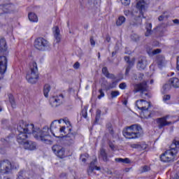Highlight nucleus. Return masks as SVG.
I'll list each match as a JSON object with an SVG mask.
<instances>
[{"mask_svg": "<svg viewBox=\"0 0 179 179\" xmlns=\"http://www.w3.org/2000/svg\"><path fill=\"white\" fill-rule=\"evenodd\" d=\"M136 9H138L139 12L138 15H136L134 12L129 10H124V13L125 16L132 17L133 19H136V16L137 17H141V15L143 16V13L146 11V2L144 0H139L137 1Z\"/></svg>", "mask_w": 179, "mask_h": 179, "instance_id": "39448f33", "label": "nucleus"}, {"mask_svg": "<svg viewBox=\"0 0 179 179\" xmlns=\"http://www.w3.org/2000/svg\"><path fill=\"white\" fill-rule=\"evenodd\" d=\"M149 166H144L143 167V171H142V172L143 173H146V171H149Z\"/></svg>", "mask_w": 179, "mask_h": 179, "instance_id": "5fc2aeb1", "label": "nucleus"}, {"mask_svg": "<svg viewBox=\"0 0 179 179\" xmlns=\"http://www.w3.org/2000/svg\"><path fill=\"white\" fill-rule=\"evenodd\" d=\"M152 112L149 110V107H145V108L141 110V115L143 118H150Z\"/></svg>", "mask_w": 179, "mask_h": 179, "instance_id": "b1692460", "label": "nucleus"}, {"mask_svg": "<svg viewBox=\"0 0 179 179\" xmlns=\"http://www.w3.org/2000/svg\"><path fill=\"white\" fill-rule=\"evenodd\" d=\"M28 17L30 22H38V18L34 13H30L28 14Z\"/></svg>", "mask_w": 179, "mask_h": 179, "instance_id": "cd10ccee", "label": "nucleus"}, {"mask_svg": "<svg viewBox=\"0 0 179 179\" xmlns=\"http://www.w3.org/2000/svg\"><path fill=\"white\" fill-rule=\"evenodd\" d=\"M96 162H97V159H95L94 162H92L90 164V167L87 170L88 174L90 175L94 170H100V167H98L96 166Z\"/></svg>", "mask_w": 179, "mask_h": 179, "instance_id": "412c9836", "label": "nucleus"}, {"mask_svg": "<svg viewBox=\"0 0 179 179\" xmlns=\"http://www.w3.org/2000/svg\"><path fill=\"white\" fill-rule=\"evenodd\" d=\"M81 115L84 118H87V108L84 107V108L82 110Z\"/></svg>", "mask_w": 179, "mask_h": 179, "instance_id": "58836bf2", "label": "nucleus"}, {"mask_svg": "<svg viewBox=\"0 0 179 179\" xmlns=\"http://www.w3.org/2000/svg\"><path fill=\"white\" fill-rule=\"evenodd\" d=\"M131 38L133 40V41H139V36L136 34H132L131 36Z\"/></svg>", "mask_w": 179, "mask_h": 179, "instance_id": "ea45409f", "label": "nucleus"}, {"mask_svg": "<svg viewBox=\"0 0 179 179\" xmlns=\"http://www.w3.org/2000/svg\"><path fill=\"white\" fill-rule=\"evenodd\" d=\"M65 129H66V127L65 126H63L61 127H59V134H62V135H64V134H66V132L65 131Z\"/></svg>", "mask_w": 179, "mask_h": 179, "instance_id": "79ce46f5", "label": "nucleus"}, {"mask_svg": "<svg viewBox=\"0 0 179 179\" xmlns=\"http://www.w3.org/2000/svg\"><path fill=\"white\" fill-rule=\"evenodd\" d=\"M116 85H117V83L113 82V83L109 85V89H113V87H115Z\"/></svg>", "mask_w": 179, "mask_h": 179, "instance_id": "4d7b16f0", "label": "nucleus"}, {"mask_svg": "<svg viewBox=\"0 0 179 179\" xmlns=\"http://www.w3.org/2000/svg\"><path fill=\"white\" fill-rule=\"evenodd\" d=\"M178 151H179V139L175 138L170 146V149L165 151V152L161 155L160 157L161 161L164 162V163L169 162H173L174 157H176V155L178 153Z\"/></svg>", "mask_w": 179, "mask_h": 179, "instance_id": "f03ea898", "label": "nucleus"}, {"mask_svg": "<svg viewBox=\"0 0 179 179\" xmlns=\"http://www.w3.org/2000/svg\"><path fill=\"white\" fill-rule=\"evenodd\" d=\"M134 89L136 92H141L142 99L149 97V94L148 93V83H146L145 81H143L140 84L135 85Z\"/></svg>", "mask_w": 179, "mask_h": 179, "instance_id": "0eeeda50", "label": "nucleus"}, {"mask_svg": "<svg viewBox=\"0 0 179 179\" xmlns=\"http://www.w3.org/2000/svg\"><path fill=\"white\" fill-rule=\"evenodd\" d=\"M17 179H24V178L23 177V171H20L18 173Z\"/></svg>", "mask_w": 179, "mask_h": 179, "instance_id": "09e8293b", "label": "nucleus"}, {"mask_svg": "<svg viewBox=\"0 0 179 179\" xmlns=\"http://www.w3.org/2000/svg\"><path fill=\"white\" fill-rule=\"evenodd\" d=\"M122 5L124 6H128L131 3V0H120Z\"/></svg>", "mask_w": 179, "mask_h": 179, "instance_id": "37998d69", "label": "nucleus"}, {"mask_svg": "<svg viewBox=\"0 0 179 179\" xmlns=\"http://www.w3.org/2000/svg\"><path fill=\"white\" fill-rule=\"evenodd\" d=\"M123 135L127 139H136L142 135V127L138 124H132L123 131Z\"/></svg>", "mask_w": 179, "mask_h": 179, "instance_id": "7ed1b4c3", "label": "nucleus"}, {"mask_svg": "<svg viewBox=\"0 0 179 179\" xmlns=\"http://www.w3.org/2000/svg\"><path fill=\"white\" fill-rule=\"evenodd\" d=\"M143 76H144L143 73H139L138 74V78L139 80H141V79H143Z\"/></svg>", "mask_w": 179, "mask_h": 179, "instance_id": "13d9d810", "label": "nucleus"}, {"mask_svg": "<svg viewBox=\"0 0 179 179\" xmlns=\"http://www.w3.org/2000/svg\"><path fill=\"white\" fill-rule=\"evenodd\" d=\"M115 55V53L114 52H112V56L114 57Z\"/></svg>", "mask_w": 179, "mask_h": 179, "instance_id": "e2e57ef3", "label": "nucleus"}, {"mask_svg": "<svg viewBox=\"0 0 179 179\" xmlns=\"http://www.w3.org/2000/svg\"><path fill=\"white\" fill-rule=\"evenodd\" d=\"M171 98V96L169 94L164 95L163 96V100H164V101H168V100H170Z\"/></svg>", "mask_w": 179, "mask_h": 179, "instance_id": "603ef678", "label": "nucleus"}, {"mask_svg": "<svg viewBox=\"0 0 179 179\" xmlns=\"http://www.w3.org/2000/svg\"><path fill=\"white\" fill-rule=\"evenodd\" d=\"M90 41L91 45L92 47H94V45H96V41H94V39L93 38V36L90 37Z\"/></svg>", "mask_w": 179, "mask_h": 179, "instance_id": "3c124183", "label": "nucleus"}, {"mask_svg": "<svg viewBox=\"0 0 179 179\" xmlns=\"http://www.w3.org/2000/svg\"><path fill=\"white\" fill-rule=\"evenodd\" d=\"M115 162H117V163H124L125 164H129V163H131V160H129L128 158H115Z\"/></svg>", "mask_w": 179, "mask_h": 179, "instance_id": "c85d7f7f", "label": "nucleus"}, {"mask_svg": "<svg viewBox=\"0 0 179 179\" xmlns=\"http://www.w3.org/2000/svg\"><path fill=\"white\" fill-rule=\"evenodd\" d=\"M169 15L167 14V12H165L158 17V20H159V22H162V20H164V19H167Z\"/></svg>", "mask_w": 179, "mask_h": 179, "instance_id": "e433bc0d", "label": "nucleus"}, {"mask_svg": "<svg viewBox=\"0 0 179 179\" xmlns=\"http://www.w3.org/2000/svg\"><path fill=\"white\" fill-rule=\"evenodd\" d=\"M102 73H103V75L108 79H115V76L114 74L108 73L107 67H103L102 69Z\"/></svg>", "mask_w": 179, "mask_h": 179, "instance_id": "393cba45", "label": "nucleus"}, {"mask_svg": "<svg viewBox=\"0 0 179 179\" xmlns=\"http://www.w3.org/2000/svg\"><path fill=\"white\" fill-rule=\"evenodd\" d=\"M53 34L55 38V41H56V43H59L61 41V34L58 27H55L53 28Z\"/></svg>", "mask_w": 179, "mask_h": 179, "instance_id": "6ab92c4d", "label": "nucleus"}, {"mask_svg": "<svg viewBox=\"0 0 179 179\" xmlns=\"http://www.w3.org/2000/svg\"><path fill=\"white\" fill-rule=\"evenodd\" d=\"M125 17L124 16H120L117 19V20L116 21V24L117 26H122V24H124V23H125Z\"/></svg>", "mask_w": 179, "mask_h": 179, "instance_id": "7c9ffc66", "label": "nucleus"}, {"mask_svg": "<svg viewBox=\"0 0 179 179\" xmlns=\"http://www.w3.org/2000/svg\"><path fill=\"white\" fill-rule=\"evenodd\" d=\"M22 145L24 148L27 149V150H34V149H36V143L31 141H27Z\"/></svg>", "mask_w": 179, "mask_h": 179, "instance_id": "a211bd4d", "label": "nucleus"}, {"mask_svg": "<svg viewBox=\"0 0 179 179\" xmlns=\"http://www.w3.org/2000/svg\"><path fill=\"white\" fill-rule=\"evenodd\" d=\"M99 95L98 96V99L100 100V99H101L102 97H104L105 94L102 89H100L99 90Z\"/></svg>", "mask_w": 179, "mask_h": 179, "instance_id": "c03bdc74", "label": "nucleus"}, {"mask_svg": "<svg viewBox=\"0 0 179 179\" xmlns=\"http://www.w3.org/2000/svg\"><path fill=\"white\" fill-rule=\"evenodd\" d=\"M124 61L128 64V65H134V62L129 60V57L125 56Z\"/></svg>", "mask_w": 179, "mask_h": 179, "instance_id": "a19ab883", "label": "nucleus"}, {"mask_svg": "<svg viewBox=\"0 0 179 179\" xmlns=\"http://www.w3.org/2000/svg\"><path fill=\"white\" fill-rule=\"evenodd\" d=\"M109 147L110 148L111 150H115V145H114L113 143H109Z\"/></svg>", "mask_w": 179, "mask_h": 179, "instance_id": "6e6d98bb", "label": "nucleus"}, {"mask_svg": "<svg viewBox=\"0 0 179 179\" xmlns=\"http://www.w3.org/2000/svg\"><path fill=\"white\" fill-rule=\"evenodd\" d=\"M99 157L100 159H102L103 162H108V157L107 156V152H106L104 148L100 149Z\"/></svg>", "mask_w": 179, "mask_h": 179, "instance_id": "a878e982", "label": "nucleus"}, {"mask_svg": "<svg viewBox=\"0 0 179 179\" xmlns=\"http://www.w3.org/2000/svg\"><path fill=\"white\" fill-rule=\"evenodd\" d=\"M15 11L16 6L13 3L8 2L0 4V16L15 13Z\"/></svg>", "mask_w": 179, "mask_h": 179, "instance_id": "423d86ee", "label": "nucleus"}, {"mask_svg": "<svg viewBox=\"0 0 179 179\" xmlns=\"http://www.w3.org/2000/svg\"><path fill=\"white\" fill-rule=\"evenodd\" d=\"M76 133H69L67 135L63 137V139L66 145L71 146L75 143V136Z\"/></svg>", "mask_w": 179, "mask_h": 179, "instance_id": "4468645a", "label": "nucleus"}, {"mask_svg": "<svg viewBox=\"0 0 179 179\" xmlns=\"http://www.w3.org/2000/svg\"><path fill=\"white\" fill-rule=\"evenodd\" d=\"M143 104H147L148 108L150 107V102L146 101L144 99L136 101V107H137L138 110H144V108H146V106H143Z\"/></svg>", "mask_w": 179, "mask_h": 179, "instance_id": "dca6fc26", "label": "nucleus"}, {"mask_svg": "<svg viewBox=\"0 0 179 179\" xmlns=\"http://www.w3.org/2000/svg\"><path fill=\"white\" fill-rule=\"evenodd\" d=\"M30 71L27 73L26 79L29 83L34 85L38 80V68L37 63L32 62L29 64Z\"/></svg>", "mask_w": 179, "mask_h": 179, "instance_id": "20e7f679", "label": "nucleus"}, {"mask_svg": "<svg viewBox=\"0 0 179 179\" xmlns=\"http://www.w3.org/2000/svg\"><path fill=\"white\" fill-rule=\"evenodd\" d=\"M120 89H122V90H124L127 89V83H122L119 85Z\"/></svg>", "mask_w": 179, "mask_h": 179, "instance_id": "49530a36", "label": "nucleus"}, {"mask_svg": "<svg viewBox=\"0 0 179 179\" xmlns=\"http://www.w3.org/2000/svg\"><path fill=\"white\" fill-rule=\"evenodd\" d=\"M169 85L174 87V89H178L179 87V79L178 78H171L169 80Z\"/></svg>", "mask_w": 179, "mask_h": 179, "instance_id": "4be33fe9", "label": "nucleus"}, {"mask_svg": "<svg viewBox=\"0 0 179 179\" xmlns=\"http://www.w3.org/2000/svg\"><path fill=\"white\" fill-rule=\"evenodd\" d=\"M52 150L60 159H64L66 157L65 155V148L59 145H55L52 147Z\"/></svg>", "mask_w": 179, "mask_h": 179, "instance_id": "9b49d317", "label": "nucleus"}, {"mask_svg": "<svg viewBox=\"0 0 179 179\" xmlns=\"http://www.w3.org/2000/svg\"><path fill=\"white\" fill-rule=\"evenodd\" d=\"M1 141L3 142V143H9V137H8L7 139H1Z\"/></svg>", "mask_w": 179, "mask_h": 179, "instance_id": "bf43d9fd", "label": "nucleus"}, {"mask_svg": "<svg viewBox=\"0 0 179 179\" xmlns=\"http://www.w3.org/2000/svg\"><path fill=\"white\" fill-rule=\"evenodd\" d=\"M79 66H80V64L78 62H76L74 64H73V69H79Z\"/></svg>", "mask_w": 179, "mask_h": 179, "instance_id": "864d4df0", "label": "nucleus"}, {"mask_svg": "<svg viewBox=\"0 0 179 179\" xmlns=\"http://www.w3.org/2000/svg\"><path fill=\"white\" fill-rule=\"evenodd\" d=\"M9 101L11 104V107H13V108H15V107H16V103H15V99L13 98V95H9Z\"/></svg>", "mask_w": 179, "mask_h": 179, "instance_id": "72a5a7b5", "label": "nucleus"}, {"mask_svg": "<svg viewBox=\"0 0 179 179\" xmlns=\"http://www.w3.org/2000/svg\"><path fill=\"white\" fill-rule=\"evenodd\" d=\"M132 66H134V65H128L127 69H126V71H125V75L127 76H128V75L129 74V71H131V68H132Z\"/></svg>", "mask_w": 179, "mask_h": 179, "instance_id": "a18cd8bd", "label": "nucleus"}, {"mask_svg": "<svg viewBox=\"0 0 179 179\" xmlns=\"http://www.w3.org/2000/svg\"><path fill=\"white\" fill-rule=\"evenodd\" d=\"M131 148L138 150H145L148 148V145L145 143H134L131 145Z\"/></svg>", "mask_w": 179, "mask_h": 179, "instance_id": "aec40b11", "label": "nucleus"}, {"mask_svg": "<svg viewBox=\"0 0 179 179\" xmlns=\"http://www.w3.org/2000/svg\"><path fill=\"white\" fill-rule=\"evenodd\" d=\"M164 61H166V59H164V57H163L162 55H159L157 59V64L159 66H163V64H164Z\"/></svg>", "mask_w": 179, "mask_h": 179, "instance_id": "c756f323", "label": "nucleus"}, {"mask_svg": "<svg viewBox=\"0 0 179 179\" xmlns=\"http://www.w3.org/2000/svg\"><path fill=\"white\" fill-rule=\"evenodd\" d=\"M8 50V45H6V41L5 38H1L0 39V51L1 52H5Z\"/></svg>", "mask_w": 179, "mask_h": 179, "instance_id": "5701e85b", "label": "nucleus"}, {"mask_svg": "<svg viewBox=\"0 0 179 179\" xmlns=\"http://www.w3.org/2000/svg\"><path fill=\"white\" fill-rule=\"evenodd\" d=\"M51 90V85L49 84H45L43 87V94L45 97H48V93Z\"/></svg>", "mask_w": 179, "mask_h": 179, "instance_id": "bb28decb", "label": "nucleus"}, {"mask_svg": "<svg viewBox=\"0 0 179 179\" xmlns=\"http://www.w3.org/2000/svg\"><path fill=\"white\" fill-rule=\"evenodd\" d=\"M101 117V110L100 109H98L96 112L94 124H97L99 122Z\"/></svg>", "mask_w": 179, "mask_h": 179, "instance_id": "473e14b6", "label": "nucleus"}, {"mask_svg": "<svg viewBox=\"0 0 179 179\" xmlns=\"http://www.w3.org/2000/svg\"><path fill=\"white\" fill-rule=\"evenodd\" d=\"M8 68V59L5 56H0V73L3 75Z\"/></svg>", "mask_w": 179, "mask_h": 179, "instance_id": "ddd939ff", "label": "nucleus"}, {"mask_svg": "<svg viewBox=\"0 0 179 179\" xmlns=\"http://www.w3.org/2000/svg\"><path fill=\"white\" fill-rule=\"evenodd\" d=\"M157 127L159 129L164 128V127H167L168 125H171V122L167 121V117H160L157 119Z\"/></svg>", "mask_w": 179, "mask_h": 179, "instance_id": "2eb2a0df", "label": "nucleus"}, {"mask_svg": "<svg viewBox=\"0 0 179 179\" xmlns=\"http://www.w3.org/2000/svg\"><path fill=\"white\" fill-rule=\"evenodd\" d=\"M149 28H147V31L145 34V37H149L150 34H152V24H148Z\"/></svg>", "mask_w": 179, "mask_h": 179, "instance_id": "4c0bfd02", "label": "nucleus"}, {"mask_svg": "<svg viewBox=\"0 0 179 179\" xmlns=\"http://www.w3.org/2000/svg\"><path fill=\"white\" fill-rule=\"evenodd\" d=\"M127 101H124V106H127Z\"/></svg>", "mask_w": 179, "mask_h": 179, "instance_id": "69168bd1", "label": "nucleus"}, {"mask_svg": "<svg viewBox=\"0 0 179 179\" xmlns=\"http://www.w3.org/2000/svg\"><path fill=\"white\" fill-rule=\"evenodd\" d=\"M88 156H89V155H87V154H85V155H80L81 162H83V163H86V158H84V157H87Z\"/></svg>", "mask_w": 179, "mask_h": 179, "instance_id": "de8ad7c7", "label": "nucleus"}, {"mask_svg": "<svg viewBox=\"0 0 179 179\" xmlns=\"http://www.w3.org/2000/svg\"><path fill=\"white\" fill-rule=\"evenodd\" d=\"M12 170V164L9 160L6 159L3 161H0V173L2 174H8L10 173Z\"/></svg>", "mask_w": 179, "mask_h": 179, "instance_id": "1a4fd4ad", "label": "nucleus"}, {"mask_svg": "<svg viewBox=\"0 0 179 179\" xmlns=\"http://www.w3.org/2000/svg\"><path fill=\"white\" fill-rule=\"evenodd\" d=\"M64 103V95L60 94L57 96H52L50 99V104L53 108L59 107Z\"/></svg>", "mask_w": 179, "mask_h": 179, "instance_id": "9d476101", "label": "nucleus"}, {"mask_svg": "<svg viewBox=\"0 0 179 179\" xmlns=\"http://www.w3.org/2000/svg\"><path fill=\"white\" fill-rule=\"evenodd\" d=\"M145 106L148 108V104H143V107Z\"/></svg>", "mask_w": 179, "mask_h": 179, "instance_id": "0e129e2a", "label": "nucleus"}, {"mask_svg": "<svg viewBox=\"0 0 179 179\" xmlns=\"http://www.w3.org/2000/svg\"><path fill=\"white\" fill-rule=\"evenodd\" d=\"M150 83H153V80H150Z\"/></svg>", "mask_w": 179, "mask_h": 179, "instance_id": "774afa93", "label": "nucleus"}, {"mask_svg": "<svg viewBox=\"0 0 179 179\" xmlns=\"http://www.w3.org/2000/svg\"><path fill=\"white\" fill-rule=\"evenodd\" d=\"M17 131L19 134L17 136V142L20 145H23L27 141V134H32L35 139L37 141H41L45 143H50L51 142V136L50 135V129L48 127H45L43 129L34 127V124H27V122L23 120L20 121L17 127Z\"/></svg>", "mask_w": 179, "mask_h": 179, "instance_id": "f257e3e1", "label": "nucleus"}, {"mask_svg": "<svg viewBox=\"0 0 179 179\" xmlns=\"http://www.w3.org/2000/svg\"><path fill=\"white\" fill-rule=\"evenodd\" d=\"M163 93H167V92H169V90H170V89H171V85L170 84H165L163 87Z\"/></svg>", "mask_w": 179, "mask_h": 179, "instance_id": "f704fd0d", "label": "nucleus"}, {"mask_svg": "<svg viewBox=\"0 0 179 179\" xmlns=\"http://www.w3.org/2000/svg\"><path fill=\"white\" fill-rule=\"evenodd\" d=\"M173 22L175 24H179V20H178V19L173 20Z\"/></svg>", "mask_w": 179, "mask_h": 179, "instance_id": "680f3d73", "label": "nucleus"}, {"mask_svg": "<svg viewBox=\"0 0 179 179\" xmlns=\"http://www.w3.org/2000/svg\"><path fill=\"white\" fill-rule=\"evenodd\" d=\"M34 47L39 51H44L50 47V43L43 38H37L34 41Z\"/></svg>", "mask_w": 179, "mask_h": 179, "instance_id": "6e6552de", "label": "nucleus"}, {"mask_svg": "<svg viewBox=\"0 0 179 179\" xmlns=\"http://www.w3.org/2000/svg\"><path fill=\"white\" fill-rule=\"evenodd\" d=\"M176 69L179 71V56L177 57V66Z\"/></svg>", "mask_w": 179, "mask_h": 179, "instance_id": "052dcab7", "label": "nucleus"}, {"mask_svg": "<svg viewBox=\"0 0 179 179\" xmlns=\"http://www.w3.org/2000/svg\"><path fill=\"white\" fill-rule=\"evenodd\" d=\"M160 52H162V50L156 49V50H152V55H156V54H160Z\"/></svg>", "mask_w": 179, "mask_h": 179, "instance_id": "8fccbe9b", "label": "nucleus"}, {"mask_svg": "<svg viewBox=\"0 0 179 179\" xmlns=\"http://www.w3.org/2000/svg\"><path fill=\"white\" fill-rule=\"evenodd\" d=\"M59 128H61L59 122L55 120L52 122L50 129L53 136L59 138V136H58V134H59Z\"/></svg>", "mask_w": 179, "mask_h": 179, "instance_id": "f8f14e48", "label": "nucleus"}, {"mask_svg": "<svg viewBox=\"0 0 179 179\" xmlns=\"http://www.w3.org/2000/svg\"><path fill=\"white\" fill-rule=\"evenodd\" d=\"M146 65H148V63L146 62L145 57H140L138 59V62L137 64V68L139 69V71H143L145 68H146Z\"/></svg>", "mask_w": 179, "mask_h": 179, "instance_id": "f3484780", "label": "nucleus"}, {"mask_svg": "<svg viewBox=\"0 0 179 179\" xmlns=\"http://www.w3.org/2000/svg\"><path fill=\"white\" fill-rule=\"evenodd\" d=\"M120 96L119 91H111L110 92V97L111 99H115Z\"/></svg>", "mask_w": 179, "mask_h": 179, "instance_id": "c9c22d12", "label": "nucleus"}, {"mask_svg": "<svg viewBox=\"0 0 179 179\" xmlns=\"http://www.w3.org/2000/svg\"><path fill=\"white\" fill-rule=\"evenodd\" d=\"M4 21L6 22V23H3L1 22H0V29H3L4 26H6V24H9V23H10V22H12V19L7 18L6 16H5Z\"/></svg>", "mask_w": 179, "mask_h": 179, "instance_id": "2f4dec72", "label": "nucleus"}, {"mask_svg": "<svg viewBox=\"0 0 179 179\" xmlns=\"http://www.w3.org/2000/svg\"><path fill=\"white\" fill-rule=\"evenodd\" d=\"M98 57L100 58V52L98 53Z\"/></svg>", "mask_w": 179, "mask_h": 179, "instance_id": "338daca9", "label": "nucleus"}]
</instances>
